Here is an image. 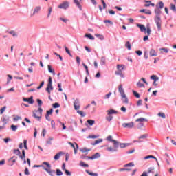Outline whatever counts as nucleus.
I'll list each match as a JSON object with an SVG mask.
<instances>
[{"instance_id":"nucleus-1","label":"nucleus","mask_w":176,"mask_h":176,"mask_svg":"<svg viewBox=\"0 0 176 176\" xmlns=\"http://www.w3.org/2000/svg\"><path fill=\"white\" fill-rule=\"evenodd\" d=\"M45 166H47V168ZM34 167H42V168H43L45 171L48 173L51 176H54L56 174V170H52V165H50V163L47 162H43V165H35Z\"/></svg>"},{"instance_id":"nucleus-2","label":"nucleus","mask_w":176,"mask_h":176,"mask_svg":"<svg viewBox=\"0 0 176 176\" xmlns=\"http://www.w3.org/2000/svg\"><path fill=\"white\" fill-rule=\"evenodd\" d=\"M126 69V66L124 65H117V71H116V75H119L120 78H124V75L122 72Z\"/></svg>"},{"instance_id":"nucleus-3","label":"nucleus","mask_w":176,"mask_h":176,"mask_svg":"<svg viewBox=\"0 0 176 176\" xmlns=\"http://www.w3.org/2000/svg\"><path fill=\"white\" fill-rule=\"evenodd\" d=\"M42 112H43L42 107H39L38 110H34L33 111L34 118L38 120H41V119H42Z\"/></svg>"},{"instance_id":"nucleus-4","label":"nucleus","mask_w":176,"mask_h":176,"mask_svg":"<svg viewBox=\"0 0 176 176\" xmlns=\"http://www.w3.org/2000/svg\"><path fill=\"white\" fill-rule=\"evenodd\" d=\"M154 20L157 27L158 31H160L162 30V18H160L159 16H155Z\"/></svg>"},{"instance_id":"nucleus-5","label":"nucleus","mask_w":176,"mask_h":176,"mask_svg":"<svg viewBox=\"0 0 176 176\" xmlns=\"http://www.w3.org/2000/svg\"><path fill=\"white\" fill-rule=\"evenodd\" d=\"M50 90H53L52 77H49L47 87L46 88V91H47V93H49V94H50Z\"/></svg>"},{"instance_id":"nucleus-6","label":"nucleus","mask_w":176,"mask_h":176,"mask_svg":"<svg viewBox=\"0 0 176 176\" xmlns=\"http://www.w3.org/2000/svg\"><path fill=\"white\" fill-rule=\"evenodd\" d=\"M59 9H68L69 8V2L64 1L60 5L58 6Z\"/></svg>"},{"instance_id":"nucleus-7","label":"nucleus","mask_w":176,"mask_h":176,"mask_svg":"<svg viewBox=\"0 0 176 176\" xmlns=\"http://www.w3.org/2000/svg\"><path fill=\"white\" fill-rule=\"evenodd\" d=\"M122 127H124V129H133V127H134V122L123 123Z\"/></svg>"},{"instance_id":"nucleus-8","label":"nucleus","mask_w":176,"mask_h":176,"mask_svg":"<svg viewBox=\"0 0 176 176\" xmlns=\"http://www.w3.org/2000/svg\"><path fill=\"white\" fill-rule=\"evenodd\" d=\"M74 109L76 111H78V109H79L80 108V102H79V99H76L74 102Z\"/></svg>"},{"instance_id":"nucleus-9","label":"nucleus","mask_w":176,"mask_h":176,"mask_svg":"<svg viewBox=\"0 0 176 176\" xmlns=\"http://www.w3.org/2000/svg\"><path fill=\"white\" fill-rule=\"evenodd\" d=\"M23 100L25 102H28V104H34V97L32 96H31L29 98H23Z\"/></svg>"},{"instance_id":"nucleus-10","label":"nucleus","mask_w":176,"mask_h":176,"mask_svg":"<svg viewBox=\"0 0 176 176\" xmlns=\"http://www.w3.org/2000/svg\"><path fill=\"white\" fill-rule=\"evenodd\" d=\"M118 91L119 93H120L121 97H124V96H126V94L124 93V89H123V86L122 85H119Z\"/></svg>"},{"instance_id":"nucleus-11","label":"nucleus","mask_w":176,"mask_h":176,"mask_svg":"<svg viewBox=\"0 0 176 176\" xmlns=\"http://www.w3.org/2000/svg\"><path fill=\"white\" fill-rule=\"evenodd\" d=\"M156 9L155 10V16H158V17H160V14H162V10L159 8V5H156Z\"/></svg>"},{"instance_id":"nucleus-12","label":"nucleus","mask_w":176,"mask_h":176,"mask_svg":"<svg viewBox=\"0 0 176 176\" xmlns=\"http://www.w3.org/2000/svg\"><path fill=\"white\" fill-rule=\"evenodd\" d=\"M69 144L71 145V147L74 149V153L76 154V152H78V148H79L78 144L75 143L76 147H75V145L72 142H69Z\"/></svg>"},{"instance_id":"nucleus-13","label":"nucleus","mask_w":176,"mask_h":176,"mask_svg":"<svg viewBox=\"0 0 176 176\" xmlns=\"http://www.w3.org/2000/svg\"><path fill=\"white\" fill-rule=\"evenodd\" d=\"M1 120H2L3 123H4V126H5V124H7L8 122H9V116H3Z\"/></svg>"},{"instance_id":"nucleus-14","label":"nucleus","mask_w":176,"mask_h":176,"mask_svg":"<svg viewBox=\"0 0 176 176\" xmlns=\"http://www.w3.org/2000/svg\"><path fill=\"white\" fill-rule=\"evenodd\" d=\"M149 55L151 57H156V56H157V52H156L155 49H151L149 52Z\"/></svg>"},{"instance_id":"nucleus-15","label":"nucleus","mask_w":176,"mask_h":176,"mask_svg":"<svg viewBox=\"0 0 176 176\" xmlns=\"http://www.w3.org/2000/svg\"><path fill=\"white\" fill-rule=\"evenodd\" d=\"M61 155H64V153L63 151H60L55 155V156L54 157V160H58L60 157H61Z\"/></svg>"},{"instance_id":"nucleus-16","label":"nucleus","mask_w":176,"mask_h":176,"mask_svg":"<svg viewBox=\"0 0 176 176\" xmlns=\"http://www.w3.org/2000/svg\"><path fill=\"white\" fill-rule=\"evenodd\" d=\"M148 159H155V160H156V162H157L158 166H160L159 162H157V158H156L155 156H153V155H148V156H146V157H144V160H148Z\"/></svg>"},{"instance_id":"nucleus-17","label":"nucleus","mask_w":176,"mask_h":176,"mask_svg":"<svg viewBox=\"0 0 176 176\" xmlns=\"http://www.w3.org/2000/svg\"><path fill=\"white\" fill-rule=\"evenodd\" d=\"M123 104H129V98L126 95L122 96Z\"/></svg>"},{"instance_id":"nucleus-18","label":"nucleus","mask_w":176,"mask_h":176,"mask_svg":"<svg viewBox=\"0 0 176 176\" xmlns=\"http://www.w3.org/2000/svg\"><path fill=\"white\" fill-rule=\"evenodd\" d=\"M137 25L140 28V30L142 32H144V31H146V28H145V25L141 24H138Z\"/></svg>"},{"instance_id":"nucleus-19","label":"nucleus","mask_w":176,"mask_h":176,"mask_svg":"<svg viewBox=\"0 0 176 176\" xmlns=\"http://www.w3.org/2000/svg\"><path fill=\"white\" fill-rule=\"evenodd\" d=\"M41 10V7L40 6H37L34 8L33 14H31V16H34L35 14H36V13H38V12H39Z\"/></svg>"},{"instance_id":"nucleus-20","label":"nucleus","mask_w":176,"mask_h":176,"mask_svg":"<svg viewBox=\"0 0 176 176\" xmlns=\"http://www.w3.org/2000/svg\"><path fill=\"white\" fill-rule=\"evenodd\" d=\"M141 13H145V14H152V12L150 10H140Z\"/></svg>"},{"instance_id":"nucleus-21","label":"nucleus","mask_w":176,"mask_h":176,"mask_svg":"<svg viewBox=\"0 0 176 176\" xmlns=\"http://www.w3.org/2000/svg\"><path fill=\"white\" fill-rule=\"evenodd\" d=\"M107 112L108 115H113V114L118 113V111H116L113 109L107 110Z\"/></svg>"},{"instance_id":"nucleus-22","label":"nucleus","mask_w":176,"mask_h":176,"mask_svg":"<svg viewBox=\"0 0 176 176\" xmlns=\"http://www.w3.org/2000/svg\"><path fill=\"white\" fill-rule=\"evenodd\" d=\"M85 38H89V39H91V41H94V36H93V35H91V34H86L85 35Z\"/></svg>"},{"instance_id":"nucleus-23","label":"nucleus","mask_w":176,"mask_h":176,"mask_svg":"<svg viewBox=\"0 0 176 176\" xmlns=\"http://www.w3.org/2000/svg\"><path fill=\"white\" fill-rule=\"evenodd\" d=\"M48 71H49V72H50L53 75H56V72H54V69H52V66H50V65H48Z\"/></svg>"},{"instance_id":"nucleus-24","label":"nucleus","mask_w":176,"mask_h":176,"mask_svg":"<svg viewBox=\"0 0 176 176\" xmlns=\"http://www.w3.org/2000/svg\"><path fill=\"white\" fill-rule=\"evenodd\" d=\"M101 142H102V139H98V140H96L94 143H91V145H93V146L97 145L98 144H101Z\"/></svg>"},{"instance_id":"nucleus-25","label":"nucleus","mask_w":176,"mask_h":176,"mask_svg":"<svg viewBox=\"0 0 176 176\" xmlns=\"http://www.w3.org/2000/svg\"><path fill=\"white\" fill-rule=\"evenodd\" d=\"M98 157H100V153H96L92 157H91V160H94V159H97Z\"/></svg>"},{"instance_id":"nucleus-26","label":"nucleus","mask_w":176,"mask_h":176,"mask_svg":"<svg viewBox=\"0 0 176 176\" xmlns=\"http://www.w3.org/2000/svg\"><path fill=\"white\" fill-rule=\"evenodd\" d=\"M151 79L154 80V82H157V80H159V77H157V76H156V75H152L151 76Z\"/></svg>"},{"instance_id":"nucleus-27","label":"nucleus","mask_w":176,"mask_h":176,"mask_svg":"<svg viewBox=\"0 0 176 176\" xmlns=\"http://www.w3.org/2000/svg\"><path fill=\"white\" fill-rule=\"evenodd\" d=\"M95 36H96L97 38H99V39H100V41H104V39L105 38L104 37V35H102V34H96Z\"/></svg>"},{"instance_id":"nucleus-28","label":"nucleus","mask_w":176,"mask_h":176,"mask_svg":"<svg viewBox=\"0 0 176 176\" xmlns=\"http://www.w3.org/2000/svg\"><path fill=\"white\" fill-rule=\"evenodd\" d=\"M135 122H140L141 123H142L143 122H148V120H146V118H138L135 120Z\"/></svg>"},{"instance_id":"nucleus-29","label":"nucleus","mask_w":176,"mask_h":176,"mask_svg":"<svg viewBox=\"0 0 176 176\" xmlns=\"http://www.w3.org/2000/svg\"><path fill=\"white\" fill-rule=\"evenodd\" d=\"M157 5H158V9H163V8H164V3L163 1H160Z\"/></svg>"},{"instance_id":"nucleus-30","label":"nucleus","mask_w":176,"mask_h":176,"mask_svg":"<svg viewBox=\"0 0 176 176\" xmlns=\"http://www.w3.org/2000/svg\"><path fill=\"white\" fill-rule=\"evenodd\" d=\"M125 46L127 47L128 50H131V44L130 43V41H127Z\"/></svg>"},{"instance_id":"nucleus-31","label":"nucleus","mask_w":176,"mask_h":176,"mask_svg":"<svg viewBox=\"0 0 176 176\" xmlns=\"http://www.w3.org/2000/svg\"><path fill=\"white\" fill-rule=\"evenodd\" d=\"M124 167H134V162H130L124 165Z\"/></svg>"},{"instance_id":"nucleus-32","label":"nucleus","mask_w":176,"mask_h":176,"mask_svg":"<svg viewBox=\"0 0 176 176\" xmlns=\"http://www.w3.org/2000/svg\"><path fill=\"white\" fill-rule=\"evenodd\" d=\"M160 51L161 53H168V49L167 48H160Z\"/></svg>"},{"instance_id":"nucleus-33","label":"nucleus","mask_w":176,"mask_h":176,"mask_svg":"<svg viewBox=\"0 0 176 176\" xmlns=\"http://www.w3.org/2000/svg\"><path fill=\"white\" fill-rule=\"evenodd\" d=\"M19 157L21 160L25 159V151H24V150L22 151V155H19Z\"/></svg>"},{"instance_id":"nucleus-34","label":"nucleus","mask_w":176,"mask_h":176,"mask_svg":"<svg viewBox=\"0 0 176 176\" xmlns=\"http://www.w3.org/2000/svg\"><path fill=\"white\" fill-rule=\"evenodd\" d=\"M112 142L113 143V145H114L115 148H118L119 142L114 140H112Z\"/></svg>"},{"instance_id":"nucleus-35","label":"nucleus","mask_w":176,"mask_h":176,"mask_svg":"<svg viewBox=\"0 0 176 176\" xmlns=\"http://www.w3.org/2000/svg\"><path fill=\"white\" fill-rule=\"evenodd\" d=\"M14 153L15 155H17L18 156H20V155H21V152H20V150L19 149H14Z\"/></svg>"},{"instance_id":"nucleus-36","label":"nucleus","mask_w":176,"mask_h":176,"mask_svg":"<svg viewBox=\"0 0 176 176\" xmlns=\"http://www.w3.org/2000/svg\"><path fill=\"white\" fill-rule=\"evenodd\" d=\"M87 123H88V124H89V126H93V124H94V123H96V121H94L93 120H88Z\"/></svg>"},{"instance_id":"nucleus-37","label":"nucleus","mask_w":176,"mask_h":176,"mask_svg":"<svg viewBox=\"0 0 176 176\" xmlns=\"http://www.w3.org/2000/svg\"><path fill=\"white\" fill-rule=\"evenodd\" d=\"M158 116H160V118H162V119H166V114L164 113H159Z\"/></svg>"},{"instance_id":"nucleus-38","label":"nucleus","mask_w":176,"mask_h":176,"mask_svg":"<svg viewBox=\"0 0 176 176\" xmlns=\"http://www.w3.org/2000/svg\"><path fill=\"white\" fill-rule=\"evenodd\" d=\"M80 151L82 153H85V152H90V149H87L86 148H81V149H80Z\"/></svg>"},{"instance_id":"nucleus-39","label":"nucleus","mask_w":176,"mask_h":176,"mask_svg":"<svg viewBox=\"0 0 176 176\" xmlns=\"http://www.w3.org/2000/svg\"><path fill=\"white\" fill-rule=\"evenodd\" d=\"M112 119H113V117L111 115H108V116L106 117V120H107L108 122H111Z\"/></svg>"},{"instance_id":"nucleus-40","label":"nucleus","mask_w":176,"mask_h":176,"mask_svg":"<svg viewBox=\"0 0 176 176\" xmlns=\"http://www.w3.org/2000/svg\"><path fill=\"white\" fill-rule=\"evenodd\" d=\"M77 113L82 116V118H85L86 116V114L83 113L82 111H77Z\"/></svg>"},{"instance_id":"nucleus-41","label":"nucleus","mask_w":176,"mask_h":176,"mask_svg":"<svg viewBox=\"0 0 176 176\" xmlns=\"http://www.w3.org/2000/svg\"><path fill=\"white\" fill-rule=\"evenodd\" d=\"M65 49L66 53H67V54H69V56H70V57H72V54H71V52H69V50L68 49V47H65Z\"/></svg>"},{"instance_id":"nucleus-42","label":"nucleus","mask_w":176,"mask_h":176,"mask_svg":"<svg viewBox=\"0 0 176 176\" xmlns=\"http://www.w3.org/2000/svg\"><path fill=\"white\" fill-rule=\"evenodd\" d=\"M56 175L57 176L63 175V172L60 169H56Z\"/></svg>"},{"instance_id":"nucleus-43","label":"nucleus","mask_w":176,"mask_h":176,"mask_svg":"<svg viewBox=\"0 0 176 176\" xmlns=\"http://www.w3.org/2000/svg\"><path fill=\"white\" fill-rule=\"evenodd\" d=\"M133 96L136 97V98H140V94L135 91H133Z\"/></svg>"},{"instance_id":"nucleus-44","label":"nucleus","mask_w":176,"mask_h":176,"mask_svg":"<svg viewBox=\"0 0 176 176\" xmlns=\"http://www.w3.org/2000/svg\"><path fill=\"white\" fill-rule=\"evenodd\" d=\"M146 4H144L145 8H148V6H151V1H144Z\"/></svg>"},{"instance_id":"nucleus-45","label":"nucleus","mask_w":176,"mask_h":176,"mask_svg":"<svg viewBox=\"0 0 176 176\" xmlns=\"http://www.w3.org/2000/svg\"><path fill=\"white\" fill-rule=\"evenodd\" d=\"M52 113H53V109H51L50 110L47 111V114H46L47 115V118L48 116H50V115H52Z\"/></svg>"},{"instance_id":"nucleus-46","label":"nucleus","mask_w":176,"mask_h":176,"mask_svg":"<svg viewBox=\"0 0 176 176\" xmlns=\"http://www.w3.org/2000/svg\"><path fill=\"white\" fill-rule=\"evenodd\" d=\"M146 32H147L148 36H149V35H151V28L147 27V28H146Z\"/></svg>"},{"instance_id":"nucleus-47","label":"nucleus","mask_w":176,"mask_h":176,"mask_svg":"<svg viewBox=\"0 0 176 176\" xmlns=\"http://www.w3.org/2000/svg\"><path fill=\"white\" fill-rule=\"evenodd\" d=\"M106 151H108V152H115L116 149H113L112 147H107Z\"/></svg>"},{"instance_id":"nucleus-48","label":"nucleus","mask_w":176,"mask_h":176,"mask_svg":"<svg viewBox=\"0 0 176 176\" xmlns=\"http://www.w3.org/2000/svg\"><path fill=\"white\" fill-rule=\"evenodd\" d=\"M87 173L89 174V175H91V176H98V174L94 173L93 172L87 171Z\"/></svg>"},{"instance_id":"nucleus-49","label":"nucleus","mask_w":176,"mask_h":176,"mask_svg":"<svg viewBox=\"0 0 176 176\" xmlns=\"http://www.w3.org/2000/svg\"><path fill=\"white\" fill-rule=\"evenodd\" d=\"M6 111V106H4L3 108L1 109L0 110V114L3 115V112Z\"/></svg>"},{"instance_id":"nucleus-50","label":"nucleus","mask_w":176,"mask_h":176,"mask_svg":"<svg viewBox=\"0 0 176 176\" xmlns=\"http://www.w3.org/2000/svg\"><path fill=\"white\" fill-rule=\"evenodd\" d=\"M170 9H171V10H173V12H176V7H175V5H174V4H170Z\"/></svg>"},{"instance_id":"nucleus-51","label":"nucleus","mask_w":176,"mask_h":176,"mask_svg":"<svg viewBox=\"0 0 176 176\" xmlns=\"http://www.w3.org/2000/svg\"><path fill=\"white\" fill-rule=\"evenodd\" d=\"M53 108H60V105L58 103H54L52 104Z\"/></svg>"},{"instance_id":"nucleus-52","label":"nucleus","mask_w":176,"mask_h":176,"mask_svg":"<svg viewBox=\"0 0 176 176\" xmlns=\"http://www.w3.org/2000/svg\"><path fill=\"white\" fill-rule=\"evenodd\" d=\"M144 138H148V134L142 135L139 138V140H142V139H144Z\"/></svg>"},{"instance_id":"nucleus-53","label":"nucleus","mask_w":176,"mask_h":176,"mask_svg":"<svg viewBox=\"0 0 176 176\" xmlns=\"http://www.w3.org/2000/svg\"><path fill=\"white\" fill-rule=\"evenodd\" d=\"M80 164L82 166V167H89V164H85L83 162H80Z\"/></svg>"},{"instance_id":"nucleus-54","label":"nucleus","mask_w":176,"mask_h":176,"mask_svg":"<svg viewBox=\"0 0 176 176\" xmlns=\"http://www.w3.org/2000/svg\"><path fill=\"white\" fill-rule=\"evenodd\" d=\"M11 129L12 130V131H16V130H17V126L16 125H11Z\"/></svg>"},{"instance_id":"nucleus-55","label":"nucleus","mask_w":176,"mask_h":176,"mask_svg":"<svg viewBox=\"0 0 176 176\" xmlns=\"http://www.w3.org/2000/svg\"><path fill=\"white\" fill-rule=\"evenodd\" d=\"M8 34H10V35H12V36H16L17 34H16V32L14 31H10L8 32Z\"/></svg>"},{"instance_id":"nucleus-56","label":"nucleus","mask_w":176,"mask_h":176,"mask_svg":"<svg viewBox=\"0 0 176 176\" xmlns=\"http://www.w3.org/2000/svg\"><path fill=\"white\" fill-rule=\"evenodd\" d=\"M137 86H138V87H144V84L140 81L137 83Z\"/></svg>"},{"instance_id":"nucleus-57","label":"nucleus","mask_w":176,"mask_h":176,"mask_svg":"<svg viewBox=\"0 0 176 176\" xmlns=\"http://www.w3.org/2000/svg\"><path fill=\"white\" fill-rule=\"evenodd\" d=\"M37 102L38 104L39 108H41V107H42V104H43L42 100H41V99H37Z\"/></svg>"},{"instance_id":"nucleus-58","label":"nucleus","mask_w":176,"mask_h":176,"mask_svg":"<svg viewBox=\"0 0 176 176\" xmlns=\"http://www.w3.org/2000/svg\"><path fill=\"white\" fill-rule=\"evenodd\" d=\"M148 58H149V54H148V52L145 51L144 52V58H146V60H148Z\"/></svg>"},{"instance_id":"nucleus-59","label":"nucleus","mask_w":176,"mask_h":176,"mask_svg":"<svg viewBox=\"0 0 176 176\" xmlns=\"http://www.w3.org/2000/svg\"><path fill=\"white\" fill-rule=\"evenodd\" d=\"M130 168H120L119 171H130Z\"/></svg>"},{"instance_id":"nucleus-60","label":"nucleus","mask_w":176,"mask_h":176,"mask_svg":"<svg viewBox=\"0 0 176 176\" xmlns=\"http://www.w3.org/2000/svg\"><path fill=\"white\" fill-rule=\"evenodd\" d=\"M76 60L77 64H78V65H80V58L79 56H76Z\"/></svg>"},{"instance_id":"nucleus-61","label":"nucleus","mask_w":176,"mask_h":176,"mask_svg":"<svg viewBox=\"0 0 176 176\" xmlns=\"http://www.w3.org/2000/svg\"><path fill=\"white\" fill-rule=\"evenodd\" d=\"M24 174L25 175H30V170H28V168H25Z\"/></svg>"},{"instance_id":"nucleus-62","label":"nucleus","mask_w":176,"mask_h":176,"mask_svg":"<svg viewBox=\"0 0 176 176\" xmlns=\"http://www.w3.org/2000/svg\"><path fill=\"white\" fill-rule=\"evenodd\" d=\"M119 145L122 149H123L124 148H126V144H124V143L119 144Z\"/></svg>"},{"instance_id":"nucleus-63","label":"nucleus","mask_w":176,"mask_h":176,"mask_svg":"<svg viewBox=\"0 0 176 176\" xmlns=\"http://www.w3.org/2000/svg\"><path fill=\"white\" fill-rule=\"evenodd\" d=\"M74 2L76 3V5H77V6H78V8H80V3L78 0H74Z\"/></svg>"},{"instance_id":"nucleus-64","label":"nucleus","mask_w":176,"mask_h":176,"mask_svg":"<svg viewBox=\"0 0 176 176\" xmlns=\"http://www.w3.org/2000/svg\"><path fill=\"white\" fill-rule=\"evenodd\" d=\"M23 145H24L25 149H28V147L27 146V140H25L23 141Z\"/></svg>"}]
</instances>
